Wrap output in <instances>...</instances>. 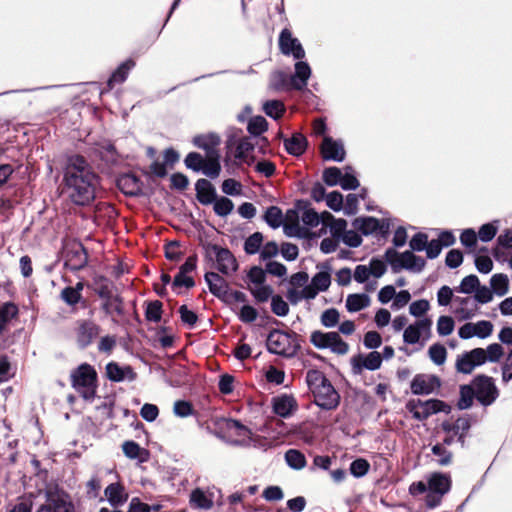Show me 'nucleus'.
I'll use <instances>...</instances> for the list:
<instances>
[{"mask_svg": "<svg viewBox=\"0 0 512 512\" xmlns=\"http://www.w3.org/2000/svg\"><path fill=\"white\" fill-rule=\"evenodd\" d=\"M64 188L68 198L76 205L90 204L99 186V177L82 156L68 159L64 172Z\"/></svg>", "mask_w": 512, "mask_h": 512, "instance_id": "nucleus-1", "label": "nucleus"}, {"mask_svg": "<svg viewBox=\"0 0 512 512\" xmlns=\"http://www.w3.org/2000/svg\"><path fill=\"white\" fill-rule=\"evenodd\" d=\"M306 382L317 406L325 410H333L339 405L340 395L323 372L316 369L308 370Z\"/></svg>", "mask_w": 512, "mask_h": 512, "instance_id": "nucleus-2", "label": "nucleus"}, {"mask_svg": "<svg viewBox=\"0 0 512 512\" xmlns=\"http://www.w3.org/2000/svg\"><path fill=\"white\" fill-rule=\"evenodd\" d=\"M503 355V347L498 343H492L486 349L474 348L458 355L455 368L458 373L470 374L476 367L486 362H498Z\"/></svg>", "mask_w": 512, "mask_h": 512, "instance_id": "nucleus-3", "label": "nucleus"}, {"mask_svg": "<svg viewBox=\"0 0 512 512\" xmlns=\"http://www.w3.org/2000/svg\"><path fill=\"white\" fill-rule=\"evenodd\" d=\"M311 76V68L307 62L297 61L295 72L289 76L283 71H275L270 77V87L275 91L303 90Z\"/></svg>", "mask_w": 512, "mask_h": 512, "instance_id": "nucleus-4", "label": "nucleus"}, {"mask_svg": "<svg viewBox=\"0 0 512 512\" xmlns=\"http://www.w3.org/2000/svg\"><path fill=\"white\" fill-rule=\"evenodd\" d=\"M95 293L102 300L101 308L107 316H110L113 322H118L117 318L124 316V302L117 293L114 284L108 279L101 277L95 281Z\"/></svg>", "mask_w": 512, "mask_h": 512, "instance_id": "nucleus-5", "label": "nucleus"}, {"mask_svg": "<svg viewBox=\"0 0 512 512\" xmlns=\"http://www.w3.org/2000/svg\"><path fill=\"white\" fill-rule=\"evenodd\" d=\"M97 373L95 369L83 363L71 373L72 387L85 399L92 401L96 395Z\"/></svg>", "mask_w": 512, "mask_h": 512, "instance_id": "nucleus-6", "label": "nucleus"}, {"mask_svg": "<svg viewBox=\"0 0 512 512\" xmlns=\"http://www.w3.org/2000/svg\"><path fill=\"white\" fill-rule=\"evenodd\" d=\"M255 144L251 138L242 136V130L230 128L227 130L226 148L233 152L239 162L249 163Z\"/></svg>", "mask_w": 512, "mask_h": 512, "instance_id": "nucleus-7", "label": "nucleus"}, {"mask_svg": "<svg viewBox=\"0 0 512 512\" xmlns=\"http://www.w3.org/2000/svg\"><path fill=\"white\" fill-rule=\"evenodd\" d=\"M385 256L394 272L406 269L414 273H419L424 269L426 264L422 257L416 256L412 251H405L399 254L395 249L389 248Z\"/></svg>", "mask_w": 512, "mask_h": 512, "instance_id": "nucleus-8", "label": "nucleus"}, {"mask_svg": "<svg viewBox=\"0 0 512 512\" xmlns=\"http://www.w3.org/2000/svg\"><path fill=\"white\" fill-rule=\"evenodd\" d=\"M266 346L270 353L285 357H293L299 348L291 334L280 330L269 333Z\"/></svg>", "mask_w": 512, "mask_h": 512, "instance_id": "nucleus-9", "label": "nucleus"}, {"mask_svg": "<svg viewBox=\"0 0 512 512\" xmlns=\"http://www.w3.org/2000/svg\"><path fill=\"white\" fill-rule=\"evenodd\" d=\"M406 409L412 414L414 419L419 421L426 420L430 416L439 412L448 413L450 411L449 405L438 399H429L425 401L413 399L407 402Z\"/></svg>", "mask_w": 512, "mask_h": 512, "instance_id": "nucleus-10", "label": "nucleus"}, {"mask_svg": "<svg viewBox=\"0 0 512 512\" xmlns=\"http://www.w3.org/2000/svg\"><path fill=\"white\" fill-rule=\"evenodd\" d=\"M310 341L316 348L330 349L338 355H345L349 350V345L337 332L314 331L310 336Z\"/></svg>", "mask_w": 512, "mask_h": 512, "instance_id": "nucleus-11", "label": "nucleus"}, {"mask_svg": "<svg viewBox=\"0 0 512 512\" xmlns=\"http://www.w3.org/2000/svg\"><path fill=\"white\" fill-rule=\"evenodd\" d=\"M475 389V398L484 407L490 406L499 396V391L492 377L478 375L471 382Z\"/></svg>", "mask_w": 512, "mask_h": 512, "instance_id": "nucleus-12", "label": "nucleus"}, {"mask_svg": "<svg viewBox=\"0 0 512 512\" xmlns=\"http://www.w3.org/2000/svg\"><path fill=\"white\" fill-rule=\"evenodd\" d=\"M432 320L429 317L421 318L413 324L408 325L403 332L405 344L414 345L420 343L423 347L431 336Z\"/></svg>", "mask_w": 512, "mask_h": 512, "instance_id": "nucleus-13", "label": "nucleus"}, {"mask_svg": "<svg viewBox=\"0 0 512 512\" xmlns=\"http://www.w3.org/2000/svg\"><path fill=\"white\" fill-rule=\"evenodd\" d=\"M75 340L79 348L85 349L90 346L100 333V326L89 319L76 321Z\"/></svg>", "mask_w": 512, "mask_h": 512, "instance_id": "nucleus-14", "label": "nucleus"}, {"mask_svg": "<svg viewBox=\"0 0 512 512\" xmlns=\"http://www.w3.org/2000/svg\"><path fill=\"white\" fill-rule=\"evenodd\" d=\"M352 226L363 235L386 236L389 233L390 224L387 220H378L374 217H359L354 219Z\"/></svg>", "mask_w": 512, "mask_h": 512, "instance_id": "nucleus-15", "label": "nucleus"}, {"mask_svg": "<svg viewBox=\"0 0 512 512\" xmlns=\"http://www.w3.org/2000/svg\"><path fill=\"white\" fill-rule=\"evenodd\" d=\"M473 422L470 415H463L455 421L442 422L441 429L445 434L453 435L457 439V442L461 444V447H465L466 437Z\"/></svg>", "mask_w": 512, "mask_h": 512, "instance_id": "nucleus-16", "label": "nucleus"}, {"mask_svg": "<svg viewBox=\"0 0 512 512\" xmlns=\"http://www.w3.org/2000/svg\"><path fill=\"white\" fill-rule=\"evenodd\" d=\"M440 387L441 379L434 374H416L410 383V389L414 395H429Z\"/></svg>", "mask_w": 512, "mask_h": 512, "instance_id": "nucleus-17", "label": "nucleus"}, {"mask_svg": "<svg viewBox=\"0 0 512 512\" xmlns=\"http://www.w3.org/2000/svg\"><path fill=\"white\" fill-rule=\"evenodd\" d=\"M382 365V356L377 351L368 354H358L351 358V367L355 375L362 373L364 369L375 371Z\"/></svg>", "mask_w": 512, "mask_h": 512, "instance_id": "nucleus-18", "label": "nucleus"}, {"mask_svg": "<svg viewBox=\"0 0 512 512\" xmlns=\"http://www.w3.org/2000/svg\"><path fill=\"white\" fill-rule=\"evenodd\" d=\"M279 48L282 54L286 56H293L296 60H301L305 57V51L297 38L292 36L288 29H283L279 36Z\"/></svg>", "mask_w": 512, "mask_h": 512, "instance_id": "nucleus-19", "label": "nucleus"}, {"mask_svg": "<svg viewBox=\"0 0 512 512\" xmlns=\"http://www.w3.org/2000/svg\"><path fill=\"white\" fill-rule=\"evenodd\" d=\"M229 429H235L236 434L242 437L235 441V444L241 446H253L256 448H265L267 441L262 440L260 436L254 434L249 428L242 425L238 420H231L228 424Z\"/></svg>", "mask_w": 512, "mask_h": 512, "instance_id": "nucleus-20", "label": "nucleus"}, {"mask_svg": "<svg viewBox=\"0 0 512 512\" xmlns=\"http://www.w3.org/2000/svg\"><path fill=\"white\" fill-rule=\"evenodd\" d=\"M211 251L215 255L216 267L221 273L230 275L237 270L238 264L236 258L230 250L218 245H212Z\"/></svg>", "mask_w": 512, "mask_h": 512, "instance_id": "nucleus-21", "label": "nucleus"}, {"mask_svg": "<svg viewBox=\"0 0 512 512\" xmlns=\"http://www.w3.org/2000/svg\"><path fill=\"white\" fill-rule=\"evenodd\" d=\"M322 156L325 160L342 162L345 159L344 144L341 140H334L331 137H324L321 145Z\"/></svg>", "mask_w": 512, "mask_h": 512, "instance_id": "nucleus-22", "label": "nucleus"}, {"mask_svg": "<svg viewBox=\"0 0 512 512\" xmlns=\"http://www.w3.org/2000/svg\"><path fill=\"white\" fill-rule=\"evenodd\" d=\"M272 409L276 415L288 418L296 412L298 404L292 395L282 394L272 399Z\"/></svg>", "mask_w": 512, "mask_h": 512, "instance_id": "nucleus-23", "label": "nucleus"}, {"mask_svg": "<svg viewBox=\"0 0 512 512\" xmlns=\"http://www.w3.org/2000/svg\"><path fill=\"white\" fill-rule=\"evenodd\" d=\"M205 281L209 287V291L217 298L227 301L229 285L227 281L215 272H207Z\"/></svg>", "mask_w": 512, "mask_h": 512, "instance_id": "nucleus-24", "label": "nucleus"}, {"mask_svg": "<svg viewBox=\"0 0 512 512\" xmlns=\"http://www.w3.org/2000/svg\"><path fill=\"white\" fill-rule=\"evenodd\" d=\"M104 494L109 504L114 508L122 506L128 500L125 488L118 482L109 484L105 488Z\"/></svg>", "mask_w": 512, "mask_h": 512, "instance_id": "nucleus-25", "label": "nucleus"}, {"mask_svg": "<svg viewBox=\"0 0 512 512\" xmlns=\"http://www.w3.org/2000/svg\"><path fill=\"white\" fill-rule=\"evenodd\" d=\"M107 377L114 382H121L124 379L135 380L136 374L130 366H120L115 362L106 365Z\"/></svg>", "mask_w": 512, "mask_h": 512, "instance_id": "nucleus-26", "label": "nucleus"}, {"mask_svg": "<svg viewBox=\"0 0 512 512\" xmlns=\"http://www.w3.org/2000/svg\"><path fill=\"white\" fill-rule=\"evenodd\" d=\"M214 503V493L196 488L190 494V505L195 509L209 510Z\"/></svg>", "mask_w": 512, "mask_h": 512, "instance_id": "nucleus-27", "label": "nucleus"}, {"mask_svg": "<svg viewBox=\"0 0 512 512\" xmlns=\"http://www.w3.org/2000/svg\"><path fill=\"white\" fill-rule=\"evenodd\" d=\"M197 200L203 205L212 204L216 198V190L206 179H199L195 183Z\"/></svg>", "mask_w": 512, "mask_h": 512, "instance_id": "nucleus-28", "label": "nucleus"}, {"mask_svg": "<svg viewBox=\"0 0 512 512\" xmlns=\"http://www.w3.org/2000/svg\"><path fill=\"white\" fill-rule=\"evenodd\" d=\"M193 144L207 152V155L218 153L216 147L220 144L221 140L218 134L208 133L197 135L192 140Z\"/></svg>", "mask_w": 512, "mask_h": 512, "instance_id": "nucleus-29", "label": "nucleus"}, {"mask_svg": "<svg viewBox=\"0 0 512 512\" xmlns=\"http://www.w3.org/2000/svg\"><path fill=\"white\" fill-rule=\"evenodd\" d=\"M84 289V283L79 281L75 286H67L62 289L60 298L61 300L70 307L76 306L80 302H85L82 297V291Z\"/></svg>", "mask_w": 512, "mask_h": 512, "instance_id": "nucleus-30", "label": "nucleus"}, {"mask_svg": "<svg viewBox=\"0 0 512 512\" xmlns=\"http://www.w3.org/2000/svg\"><path fill=\"white\" fill-rule=\"evenodd\" d=\"M455 302L459 303V307L456 309L455 313L460 317V319H471L478 312V305L474 298L457 297L455 298Z\"/></svg>", "mask_w": 512, "mask_h": 512, "instance_id": "nucleus-31", "label": "nucleus"}, {"mask_svg": "<svg viewBox=\"0 0 512 512\" xmlns=\"http://www.w3.org/2000/svg\"><path fill=\"white\" fill-rule=\"evenodd\" d=\"M329 219H332V214L329 212L317 213L312 208H305L301 214V220L308 228H314L320 223L327 224Z\"/></svg>", "mask_w": 512, "mask_h": 512, "instance_id": "nucleus-32", "label": "nucleus"}, {"mask_svg": "<svg viewBox=\"0 0 512 512\" xmlns=\"http://www.w3.org/2000/svg\"><path fill=\"white\" fill-rule=\"evenodd\" d=\"M117 185L126 195L135 196L141 192L140 180L132 174L121 175L117 180Z\"/></svg>", "mask_w": 512, "mask_h": 512, "instance_id": "nucleus-33", "label": "nucleus"}, {"mask_svg": "<svg viewBox=\"0 0 512 512\" xmlns=\"http://www.w3.org/2000/svg\"><path fill=\"white\" fill-rule=\"evenodd\" d=\"M451 487V480L441 473H434L428 480V490L438 493L440 496L446 494Z\"/></svg>", "mask_w": 512, "mask_h": 512, "instance_id": "nucleus-34", "label": "nucleus"}, {"mask_svg": "<svg viewBox=\"0 0 512 512\" xmlns=\"http://www.w3.org/2000/svg\"><path fill=\"white\" fill-rule=\"evenodd\" d=\"M284 147L289 154L300 156L306 150L307 140L302 134L295 133L291 138L284 140Z\"/></svg>", "mask_w": 512, "mask_h": 512, "instance_id": "nucleus-35", "label": "nucleus"}, {"mask_svg": "<svg viewBox=\"0 0 512 512\" xmlns=\"http://www.w3.org/2000/svg\"><path fill=\"white\" fill-rule=\"evenodd\" d=\"M135 62L131 59L126 60L112 73L107 84L109 88H113L115 84L123 83L132 68H134Z\"/></svg>", "mask_w": 512, "mask_h": 512, "instance_id": "nucleus-36", "label": "nucleus"}, {"mask_svg": "<svg viewBox=\"0 0 512 512\" xmlns=\"http://www.w3.org/2000/svg\"><path fill=\"white\" fill-rule=\"evenodd\" d=\"M18 307L12 302L0 305V335L7 329L9 323L18 315Z\"/></svg>", "mask_w": 512, "mask_h": 512, "instance_id": "nucleus-37", "label": "nucleus"}, {"mask_svg": "<svg viewBox=\"0 0 512 512\" xmlns=\"http://www.w3.org/2000/svg\"><path fill=\"white\" fill-rule=\"evenodd\" d=\"M371 303V299L367 294H349L346 298V309L349 312H358L367 308Z\"/></svg>", "mask_w": 512, "mask_h": 512, "instance_id": "nucleus-38", "label": "nucleus"}, {"mask_svg": "<svg viewBox=\"0 0 512 512\" xmlns=\"http://www.w3.org/2000/svg\"><path fill=\"white\" fill-rule=\"evenodd\" d=\"M208 158L204 159L203 168L200 170L202 173L211 178L215 179L221 172V165L219 161V153L207 155Z\"/></svg>", "mask_w": 512, "mask_h": 512, "instance_id": "nucleus-39", "label": "nucleus"}, {"mask_svg": "<svg viewBox=\"0 0 512 512\" xmlns=\"http://www.w3.org/2000/svg\"><path fill=\"white\" fill-rule=\"evenodd\" d=\"M509 278L506 274L497 273L490 278V287L494 294L499 297L506 295L509 291Z\"/></svg>", "mask_w": 512, "mask_h": 512, "instance_id": "nucleus-40", "label": "nucleus"}, {"mask_svg": "<svg viewBox=\"0 0 512 512\" xmlns=\"http://www.w3.org/2000/svg\"><path fill=\"white\" fill-rule=\"evenodd\" d=\"M36 512H74V506L62 499H53L41 505Z\"/></svg>", "mask_w": 512, "mask_h": 512, "instance_id": "nucleus-41", "label": "nucleus"}, {"mask_svg": "<svg viewBox=\"0 0 512 512\" xmlns=\"http://www.w3.org/2000/svg\"><path fill=\"white\" fill-rule=\"evenodd\" d=\"M285 460L287 465L295 470L303 469L307 463L304 454L296 449L286 451Z\"/></svg>", "mask_w": 512, "mask_h": 512, "instance_id": "nucleus-42", "label": "nucleus"}, {"mask_svg": "<svg viewBox=\"0 0 512 512\" xmlns=\"http://www.w3.org/2000/svg\"><path fill=\"white\" fill-rule=\"evenodd\" d=\"M474 398H475V389H473L471 384L460 386V398L457 402V407L460 410H465V409L470 408L473 404Z\"/></svg>", "mask_w": 512, "mask_h": 512, "instance_id": "nucleus-43", "label": "nucleus"}, {"mask_svg": "<svg viewBox=\"0 0 512 512\" xmlns=\"http://www.w3.org/2000/svg\"><path fill=\"white\" fill-rule=\"evenodd\" d=\"M428 356L435 365L441 366L446 362L447 350L444 345L434 343L428 349Z\"/></svg>", "mask_w": 512, "mask_h": 512, "instance_id": "nucleus-44", "label": "nucleus"}, {"mask_svg": "<svg viewBox=\"0 0 512 512\" xmlns=\"http://www.w3.org/2000/svg\"><path fill=\"white\" fill-rule=\"evenodd\" d=\"M432 454L437 458L436 462L440 466H448L452 462L453 454L444 447L443 444H435L431 448Z\"/></svg>", "mask_w": 512, "mask_h": 512, "instance_id": "nucleus-45", "label": "nucleus"}, {"mask_svg": "<svg viewBox=\"0 0 512 512\" xmlns=\"http://www.w3.org/2000/svg\"><path fill=\"white\" fill-rule=\"evenodd\" d=\"M268 122L263 116L251 117L247 124V130L251 136H260L267 131Z\"/></svg>", "mask_w": 512, "mask_h": 512, "instance_id": "nucleus-46", "label": "nucleus"}, {"mask_svg": "<svg viewBox=\"0 0 512 512\" xmlns=\"http://www.w3.org/2000/svg\"><path fill=\"white\" fill-rule=\"evenodd\" d=\"M263 111L267 116L277 120L285 112V106L280 100H269L263 104Z\"/></svg>", "mask_w": 512, "mask_h": 512, "instance_id": "nucleus-47", "label": "nucleus"}, {"mask_svg": "<svg viewBox=\"0 0 512 512\" xmlns=\"http://www.w3.org/2000/svg\"><path fill=\"white\" fill-rule=\"evenodd\" d=\"M265 222L272 228H279L283 224V213L277 206L267 208L264 215Z\"/></svg>", "mask_w": 512, "mask_h": 512, "instance_id": "nucleus-48", "label": "nucleus"}, {"mask_svg": "<svg viewBox=\"0 0 512 512\" xmlns=\"http://www.w3.org/2000/svg\"><path fill=\"white\" fill-rule=\"evenodd\" d=\"M328 227L333 238L340 240L347 230V221L344 219H335L332 216V219H329L327 224H323Z\"/></svg>", "mask_w": 512, "mask_h": 512, "instance_id": "nucleus-49", "label": "nucleus"}, {"mask_svg": "<svg viewBox=\"0 0 512 512\" xmlns=\"http://www.w3.org/2000/svg\"><path fill=\"white\" fill-rule=\"evenodd\" d=\"M263 242V235L260 232H255L250 235L244 243V250L249 255H254L261 250Z\"/></svg>", "mask_w": 512, "mask_h": 512, "instance_id": "nucleus-50", "label": "nucleus"}, {"mask_svg": "<svg viewBox=\"0 0 512 512\" xmlns=\"http://www.w3.org/2000/svg\"><path fill=\"white\" fill-rule=\"evenodd\" d=\"M162 302L159 300L151 301L147 304L145 318L149 322L158 323L162 318Z\"/></svg>", "mask_w": 512, "mask_h": 512, "instance_id": "nucleus-51", "label": "nucleus"}, {"mask_svg": "<svg viewBox=\"0 0 512 512\" xmlns=\"http://www.w3.org/2000/svg\"><path fill=\"white\" fill-rule=\"evenodd\" d=\"M67 257V264L73 270H79L83 268L87 263V255L84 251V248L81 245H79L77 249L74 251L73 257H70L69 254L67 255Z\"/></svg>", "mask_w": 512, "mask_h": 512, "instance_id": "nucleus-52", "label": "nucleus"}, {"mask_svg": "<svg viewBox=\"0 0 512 512\" xmlns=\"http://www.w3.org/2000/svg\"><path fill=\"white\" fill-rule=\"evenodd\" d=\"M213 203L214 212L221 217H226L229 215L234 208L233 202L227 197L215 198Z\"/></svg>", "mask_w": 512, "mask_h": 512, "instance_id": "nucleus-53", "label": "nucleus"}, {"mask_svg": "<svg viewBox=\"0 0 512 512\" xmlns=\"http://www.w3.org/2000/svg\"><path fill=\"white\" fill-rule=\"evenodd\" d=\"M248 288L257 302L263 303L266 302L270 297H272V288L268 285H265L264 283L259 285L248 286Z\"/></svg>", "mask_w": 512, "mask_h": 512, "instance_id": "nucleus-54", "label": "nucleus"}, {"mask_svg": "<svg viewBox=\"0 0 512 512\" xmlns=\"http://www.w3.org/2000/svg\"><path fill=\"white\" fill-rule=\"evenodd\" d=\"M343 190H355L359 187V181L354 175L352 167L345 168V174L342 173L340 184Z\"/></svg>", "mask_w": 512, "mask_h": 512, "instance_id": "nucleus-55", "label": "nucleus"}, {"mask_svg": "<svg viewBox=\"0 0 512 512\" xmlns=\"http://www.w3.org/2000/svg\"><path fill=\"white\" fill-rule=\"evenodd\" d=\"M479 285V278L476 275L471 274L462 279L459 287L456 290L461 293L471 294L476 291Z\"/></svg>", "mask_w": 512, "mask_h": 512, "instance_id": "nucleus-56", "label": "nucleus"}, {"mask_svg": "<svg viewBox=\"0 0 512 512\" xmlns=\"http://www.w3.org/2000/svg\"><path fill=\"white\" fill-rule=\"evenodd\" d=\"M430 303L426 299L413 301L409 306V313L416 318H424L423 316L429 311Z\"/></svg>", "mask_w": 512, "mask_h": 512, "instance_id": "nucleus-57", "label": "nucleus"}, {"mask_svg": "<svg viewBox=\"0 0 512 512\" xmlns=\"http://www.w3.org/2000/svg\"><path fill=\"white\" fill-rule=\"evenodd\" d=\"M342 171L338 167H329L323 171V181L332 187L340 184Z\"/></svg>", "mask_w": 512, "mask_h": 512, "instance_id": "nucleus-58", "label": "nucleus"}, {"mask_svg": "<svg viewBox=\"0 0 512 512\" xmlns=\"http://www.w3.org/2000/svg\"><path fill=\"white\" fill-rule=\"evenodd\" d=\"M455 327V323L450 316H440L437 320V333L440 336L450 335Z\"/></svg>", "mask_w": 512, "mask_h": 512, "instance_id": "nucleus-59", "label": "nucleus"}, {"mask_svg": "<svg viewBox=\"0 0 512 512\" xmlns=\"http://www.w3.org/2000/svg\"><path fill=\"white\" fill-rule=\"evenodd\" d=\"M311 283L320 291H326L331 284V276L326 271H320L316 273L312 279Z\"/></svg>", "mask_w": 512, "mask_h": 512, "instance_id": "nucleus-60", "label": "nucleus"}, {"mask_svg": "<svg viewBox=\"0 0 512 512\" xmlns=\"http://www.w3.org/2000/svg\"><path fill=\"white\" fill-rule=\"evenodd\" d=\"M271 310L275 315L284 317L289 313V306L280 295H274L271 297Z\"/></svg>", "mask_w": 512, "mask_h": 512, "instance_id": "nucleus-61", "label": "nucleus"}, {"mask_svg": "<svg viewBox=\"0 0 512 512\" xmlns=\"http://www.w3.org/2000/svg\"><path fill=\"white\" fill-rule=\"evenodd\" d=\"M340 319V314L337 309L329 308L321 315V324L327 328L335 327Z\"/></svg>", "mask_w": 512, "mask_h": 512, "instance_id": "nucleus-62", "label": "nucleus"}, {"mask_svg": "<svg viewBox=\"0 0 512 512\" xmlns=\"http://www.w3.org/2000/svg\"><path fill=\"white\" fill-rule=\"evenodd\" d=\"M247 279L249 286L263 284L266 280V271L261 267L254 266L249 270Z\"/></svg>", "mask_w": 512, "mask_h": 512, "instance_id": "nucleus-63", "label": "nucleus"}, {"mask_svg": "<svg viewBox=\"0 0 512 512\" xmlns=\"http://www.w3.org/2000/svg\"><path fill=\"white\" fill-rule=\"evenodd\" d=\"M370 465L367 460L359 458L350 464V472L354 477L360 478L367 474Z\"/></svg>", "mask_w": 512, "mask_h": 512, "instance_id": "nucleus-64", "label": "nucleus"}]
</instances>
